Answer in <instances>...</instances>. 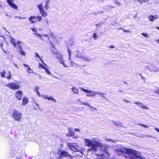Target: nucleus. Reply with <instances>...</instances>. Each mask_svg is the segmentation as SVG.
Returning a JSON list of instances; mask_svg holds the SVG:
<instances>
[{"label":"nucleus","instance_id":"nucleus-53","mask_svg":"<svg viewBox=\"0 0 159 159\" xmlns=\"http://www.w3.org/2000/svg\"><path fill=\"white\" fill-rule=\"evenodd\" d=\"M124 101L125 102H129V101H128V100H124Z\"/></svg>","mask_w":159,"mask_h":159},{"label":"nucleus","instance_id":"nucleus-15","mask_svg":"<svg viewBox=\"0 0 159 159\" xmlns=\"http://www.w3.org/2000/svg\"><path fill=\"white\" fill-rule=\"evenodd\" d=\"M148 19L151 22H153L155 20L158 18V17L157 15L154 16L150 15L148 16Z\"/></svg>","mask_w":159,"mask_h":159},{"label":"nucleus","instance_id":"nucleus-7","mask_svg":"<svg viewBox=\"0 0 159 159\" xmlns=\"http://www.w3.org/2000/svg\"><path fill=\"white\" fill-rule=\"evenodd\" d=\"M42 19V16H31L29 18V21L31 24H33L36 22H40Z\"/></svg>","mask_w":159,"mask_h":159},{"label":"nucleus","instance_id":"nucleus-43","mask_svg":"<svg viewBox=\"0 0 159 159\" xmlns=\"http://www.w3.org/2000/svg\"><path fill=\"white\" fill-rule=\"evenodd\" d=\"M31 29L34 32H37V30L35 28H31Z\"/></svg>","mask_w":159,"mask_h":159},{"label":"nucleus","instance_id":"nucleus-54","mask_svg":"<svg viewBox=\"0 0 159 159\" xmlns=\"http://www.w3.org/2000/svg\"><path fill=\"white\" fill-rule=\"evenodd\" d=\"M149 1V0H143V2H147L148 1Z\"/></svg>","mask_w":159,"mask_h":159},{"label":"nucleus","instance_id":"nucleus-22","mask_svg":"<svg viewBox=\"0 0 159 159\" xmlns=\"http://www.w3.org/2000/svg\"><path fill=\"white\" fill-rule=\"evenodd\" d=\"M10 42L14 46L15 48L16 47V42L15 39L13 38L11 36H10Z\"/></svg>","mask_w":159,"mask_h":159},{"label":"nucleus","instance_id":"nucleus-50","mask_svg":"<svg viewBox=\"0 0 159 159\" xmlns=\"http://www.w3.org/2000/svg\"><path fill=\"white\" fill-rule=\"evenodd\" d=\"M3 45L2 43H0L1 47L2 49L3 50V48H2Z\"/></svg>","mask_w":159,"mask_h":159},{"label":"nucleus","instance_id":"nucleus-49","mask_svg":"<svg viewBox=\"0 0 159 159\" xmlns=\"http://www.w3.org/2000/svg\"><path fill=\"white\" fill-rule=\"evenodd\" d=\"M155 129L158 132H159V129L157 128H155Z\"/></svg>","mask_w":159,"mask_h":159},{"label":"nucleus","instance_id":"nucleus-25","mask_svg":"<svg viewBox=\"0 0 159 159\" xmlns=\"http://www.w3.org/2000/svg\"><path fill=\"white\" fill-rule=\"evenodd\" d=\"M45 2L44 7H45L46 9H47L49 5V3L50 2V0H44Z\"/></svg>","mask_w":159,"mask_h":159},{"label":"nucleus","instance_id":"nucleus-12","mask_svg":"<svg viewBox=\"0 0 159 159\" xmlns=\"http://www.w3.org/2000/svg\"><path fill=\"white\" fill-rule=\"evenodd\" d=\"M57 59L58 60L59 62L62 64L64 66L66 67H68L64 63V60H63L62 56L61 55H58L57 57Z\"/></svg>","mask_w":159,"mask_h":159},{"label":"nucleus","instance_id":"nucleus-63","mask_svg":"<svg viewBox=\"0 0 159 159\" xmlns=\"http://www.w3.org/2000/svg\"><path fill=\"white\" fill-rule=\"evenodd\" d=\"M18 17H17V16H15V18H18Z\"/></svg>","mask_w":159,"mask_h":159},{"label":"nucleus","instance_id":"nucleus-38","mask_svg":"<svg viewBox=\"0 0 159 159\" xmlns=\"http://www.w3.org/2000/svg\"><path fill=\"white\" fill-rule=\"evenodd\" d=\"M141 34L144 37H146L148 38L149 37L147 33H142Z\"/></svg>","mask_w":159,"mask_h":159},{"label":"nucleus","instance_id":"nucleus-57","mask_svg":"<svg viewBox=\"0 0 159 159\" xmlns=\"http://www.w3.org/2000/svg\"><path fill=\"white\" fill-rule=\"evenodd\" d=\"M156 28L159 30V27H158V26L156 27Z\"/></svg>","mask_w":159,"mask_h":159},{"label":"nucleus","instance_id":"nucleus-39","mask_svg":"<svg viewBox=\"0 0 159 159\" xmlns=\"http://www.w3.org/2000/svg\"><path fill=\"white\" fill-rule=\"evenodd\" d=\"M68 52H69V60H70L71 59V51L68 48Z\"/></svg>","mask_w":159,"mask_h":159},{"label":"nucleus","instance_id":"nucleus-61","mask_svg":"<svg viewBox=\"0 0 159 159\" xmlns=\"http://www.w3.org/2000/svg\"><path fill=\"white\" fill-rule=\"evenodd\" d=\"M103 13V11H102L100 12V13L102 14V13Z\"/></svg>","mask_w":159,"mask_h":159},{"label":"nucleus","instance_id":"nucleus-31","mask_svg":"<svg viewBox=\"0 0 159 159\" xmlns=\"http://www.w3.org/2000/svg\"><path fill=\"white\" fill-rule=\"evenodd\" d=\"M74 131L76 132H78L79 133H81V129L79 128H75L74 129Z\"/></svg>","mask_w":159,"mask_h":159},{"label":"nucleus","instance_id":"nucleus-9","mask_svg":"<svg viewBox=\"0 0 159 159\" xmlns=\"http://www.w3.org/2000/svg\"><path fill=\"white\" fill-rule=\"evenodd\" d=\"M68 133L66 134L68 137H73L74 139H77L78 138V136L75 134V133L72 130V129L71 128H68Z\"/></svg>","mask_w":159,"mask_h":159},{"label":"nucleus","instance_id":"nucleus-48","mask_svg":"<svg viewBox=\"0 0 159 159\" xmlns=\"http://www.w3.org/2000/svg\"><path fill=\"white\" fill-rule=\"evenodd\" d=\"M16 43H17L18 44H20V43H21L22 42L20 41H17Z\"/></svg>","mask_w":159,"mask_h":159},{"label":"nucleus","instance_id":"nucleus-44","mask_svg":"<svg viewBox=\"0 0 159 159\" xmlns=\"http://www.w3.org/2000/svg\"><path fill=\"white\" fill-rule=\"evenodd\" d=\"M93 37L95 38V39H96L98 37L97 36V34H94L93 35Z\"/></svg>","mask_w":159,"mask_h":159},{"label":"nucleus","instance_id":"nucleus-41","mask_svg":"<svg viewBox=\"0 0 159 159\" xmlns=\"http://www.w3.org/2000/svg\"><path fill=\"white\" fill-rule=\"evenodd\" d=\"M41 96H42V97L44 99H47L48 96L46 95H41Z\"/></svg>","mask_w":159,"mask_h":159},{"label":"nucleus","instance_id":"nucleus-59","mask_svg":"<svg viewBox=\"0 0 159 159\" xmlns=\"http://www.w3.org/2000/svg\"><path fill=\"white\" fill-rule=\"evenodd\" d=\"M139 2H140L141 3H142L143 2H142V1L140 0H139Z\"/></svg>","mask_w":159,"mask_h":159},{"label":"nucleus","instance_id":"nucleus-60","mask_svg":"<svg viewBox=\"0 0 159 159\" xmlns=\"http://www.w3.org/2000/svg\"><path fill=\"white\" fill-rule=\"evenodd\" d=\"M147 137H151V136H146Z\"/></svg>","mask_w":159,"mask_h":159},{"label":"nucleus","instance_id":"nucleus-33","mask_svg":"<svg viewBox=\"0 0 159 159\" xmlns=\"http://www.w3.org/2000/svg\"><path fill=\"white\" fill-rule=\"evenodd\" d=\"M71 65L72 66H77L78 65V64L75 63L73 61H71L70 62Z\"/></svg>","mask_w":159,"mask_h":159},{"label":"nucleus","instance_id":"nucleus-29","mask_svg":"<svg viewBox=\"0 0 159 159\" xmlns=\"http://www.w3.org/2000/svg\"><path fill=\"white\" fill-rule=\"evenodd\" d=\"M47 99L48 100H52L54 102H56V100L52 96L49 97H47Z\"/></svg>","mask_w":159,"mask_h":159},{"label":"nucleus","instance_id":"nucleus-4","mask_svg":"<svg viewBox=\"0 0 159 159\" xmlns=\"http://www.w3.org/2000/svg\"><path fill=\"white\" fill-rule=\"evenodd\" d=\"M22 114L18 110L14 109L12 112L11 116L15 120L20 121L22 117Z\"/></svg>","mask_w":159,"mask_h":159},{"label":"nucleus","instance_id":"nucleus-23","mask_svg":"<svg viewBox=\"0 0 159 159\" xmlns=\"http://www.w3.org/2000/svg\"><path fill=\"white\" fill-rule=\"evenodd\" d=\"M39 89V87H36L34 88V91L37 94L38 96L39 97H40L41 96V95L40 93H39V91H38V90Z\"/></svg>","mask_w":159,"mask_h":159},{"label":"nucleus","instance_id":"nucleus-24","mask_svg":"<svg viewBox=\"0 0 159 159\" xmlns=\"http://www.w3.org/2000/svg\"><path fill=\"white\" fill-rule=\"evenodd\" d=\"M151 71L154 72H158L159 71V68L157 67H154L153 68L150 69Z\"/></svg>","mask_w":159,"mask_h":159},{"label":"nucleus","instance_id":"nucleus-32","mask_svg":"<svg viewBox=\"0 0 159 159\" xmlns=\"http://www.w3.org/2000/svg\"><path fill=\"white\" fill-rule=\"evenodd\" d=\"M106 140L107 141H110V142H111L114 143H115L116 141V140H112L111 139H107V138H106Z\"/></svg>","mask_w":159,"mask_h":159},{"label":"nucleus","instance_id":"nucleus-51","mask_svg":"<svg viewBox=\"0 0 159 159\" xmlns=\"http://www.w3.org/2000/svg\"><path fill=\"white\" fill-rule=\"evenodd\" d=\"M43 36L46 37L48 38V36L47 34H43Z\"/></svg>","mask_w":159,"mask_h":159},{"label":"nucleus","instance_id":"nucleus-8","mask_svg":"<svg viewBox=\"0 0 159 159\" xmlns=\"http://www.w3.org/2000/svg\"><path fill=\"white\" fill-rule=\"evenodd\" d=\"M37 7L38 8L39 11V12L42 15V16L45 17L47 16V13L46 11H45L43 7V4H41L37 5Z\"/></svg>","mask_w":159,"mask_h":159},{"label":"nucleus","instance_id":"nucleus-46","mask_svg":"<svg viewBox=\"0 0 159 159\" xmlns=\"http://www.w3.org/2000/svg\"><path fill=\"white\" fill-rule=\"evenodd\" d=\"M16 159H23L21 157L19 156V157H17L16 158Z\"/></svg>","mask_w":159,"mask_h":159},{"label":"nucleus","instance_id":"nucleus-3","mask_svg":"<svg viewBox=\"0 0 159 159\" xmlns=\"http://www.w3.org/2000/svg\"><path fill=\"white\" fill-rule=\"evenodd\" d=\"M80 89L81 91L87 93L86 96L88 97H92L95 96L97 95V94H104V93L97 92L94 91H90L87 89H86L82 87H80Z\"/></svg>","mask_w":159,"mask_h":159},{"label":"nucleus","instance_id":"nucleus-20","mask_svg":"<svg viewBox=\"0 0 159 159\" xmlns=\"http://www.w3.org/2000/svg\"><path fill=\"white\" fill-rule=\"evenodd\" d=\"M81 105H84L85 106H88L89 107L93 109L97 110V109L96 108L91 107V106H90V104L87 102H81Z\"/></svg>","mask_w":159,"mask_h":159},{"label":"nucleus","instance_id":"nucleus-52","mask_svg":"<svg viewBox=\"0 0 159 159\" xmlns=\"http://www.w3.org/2000/svg\"><path fill=\"white\" fill-rule=\"evenodd\" d=\"M78 56H83L81 54H77L76 55V56L78 57Z\"/></svg>","mask_w":159,"mask_h":159},{"label":"nucleus","instance_id":"nucleus-16","mask_svg":"<svg viewBox=\"0 0 159 159\" xmlns=\"http://www.w3.org/2000/svg\"><path fill=\"white\" fill-rule=\"evenodd\" d=\"M134 103L137 106L141 107L142 108L147 109H149V108L148 107H146L145 106V105H143L142 103L139 102H135Z\"/></svg>","mask_w":159,"mask_h":159},{"label":"nucleus","instance_id":"nucleus-47","mask_svg":"<svg viewBox=\"0 0 159 159\" xmlns=\"http://www.w3.org/2000/svg\"><path fill=\"white\" fill-rule=\"evenodd\" d=\"M18 18L20 19H24L25 18V17H22L20 16H18Z\"/></svg>","mask_w":159,"mask_h":159},{"label":"nucleus","instance_id":"nucleus-17","mask_svg":"<svg viewBox=\"0 0 159 159\" xmlns=\"http://www.w3.org/2000/svg\"><path fill=\"white\" fill-rule=\"evenodd\" d=\"M23 65L25 66L27 69V71L28 73H34V71L33 70L31 69L30 67L29 66L26 65L25 64H23Z\"/></svg>","mask_w":159,"mask_h":159},{"label":"nucleus","instance_id":"nucleus-27","mask_svg":"<svg viewBox=\"0 0 159 159\" xmlns=\"http://www.w3.org/2000/svg\"><path fill=\"white\" fill-rule=\"evenodd\" d=\"M35 56L36 57H38L39 58V59L42 61V63L43 64H44L45 66H47L46 65L43 63V61L42 60V58L40 56H39L37 53H35Z\"/></svg>","mask_w":159,"mask_h":159},{"label":"nucleus","instance_id":"nucleus-28","mask_svg":"<svg viewBox=\"0 0 159 159\" xmlns=\"http://www.w3.org/2000/svg\"><path fill=\"white\" fill-rule=\"evenodd\" d=\"M19 52L20 54H21L22 55L25 56V53L24 52L23 50L22 49L20 50H19Z\"/></svg>","mask_w":159,"mask_h":159},{"label":"nucleus","instance_id":"nucleus-6","mask_svg":"<svg viewBox=\"0 0 159 159\" xmlns=\"http://www.w3.org/2000/svg\"><path fill=\"white\" fill-rule=\"evenodd\" d=\"M56 154L59 156V159L63 157H71V155L67 152L60 149L57 151Z\"/></svg>","mask_w":159,"mask_h":159},{"label":"nucleus","instance_id":"nucleus-45","mask_svg":"<svg viewBox=\"0 0 159 159\" xmlns=\"http://www.w3.org/2000/svg\"><path fill=\"white\" fill-rule=\"evenodd\" d=\"M139 125H141V126H142L143 127H148L146 126V125H145L143 124H139Z\"/></svg>","mask_w":159,"mask_h":159},{"label":"nucleus","instance_id":"nucleus-42","mask_svg":"<svg viewBox=\"0 0 159 159\" xmlns=\"http://www.w3.org/2000/svg\"><path fill=\"white\" fill-rule=\"evenodd\" d=\"M17 48H18L20 49V50L22 49V46L20 44H18V46H17Z\"/></svg>","mask_w":159,"mask_h":159},{"label":"nucleus","instance_id":"nucleus-30","mask_svg":"<svg viewBox=\"0 0 159 159\" xmlns=\"http://www.w3.org/2000/svg\"><path fill=\"white\" fill-rule=\"evenodd\" d=\"M44 69L45 71V72L47 74H49V75L51 74V73L50 72V71L48 69H47V68L45 67V68H44Z\"/></svg>","mask_w":159,"mask_h":159},{"label":"nucleus","instance_id":"nucleus-64","mask_svg":"<svg viewBox=\"0 0 159 159\" xmlns=\"http://www.w3.org/2000/svg\"><path fill=\"white\" fill-rule=\"evenodd\" d=\"M79 101L81 102V101L80 99L79 100Z\"/></svg>","mask_w":159,"mask_h":159},{"label":"nucleus","instance_id":"nucleus-1","mask_svg":"<svg viewBox=\"0 0 159 159\" xmlns=\"http://www.w3.org/2000/svg\"><path fill=\"white\" fill-rule=\"evenodd\" d=\"M84 142L85 145L91 148L88 151L95 153L99 159H109L110 154L107 151V146L102 144L101 140L97 138L91 139L84 138Z\"/></svg>","mask_w":159,"mask_h":159},{"label":"nucleus","instance_id":"nucleus-58","mask_svg":"<svg viewBox=\"0 0 159 159\" xmlns=\"http://www.w3.org/2000/svg\"><path fill=\"white\" fill-rule=\"evenodd\" d=\"M14 65H15L16 67H17V68H18V66H17L16 65V64H14Z\"/></svg>","mask_w":159,"mask_h":159},{"label":"nucleus","instance_id":"nucleus-10","mask_svg":"<svg viewBox=\"0 0 159 159\" xmlns=\"http://www.w3.org/2000/svg\"><path fill=\"white\" fill-rule=\"evenodd\" d=\"M6 86H8L11 89L13 90H16L19 88V85L15 83H11L7 85Z\"/></svg>","mask_w":159,"mask_h":159},{"label":"nucleus","instance_id":"nucleus-34","mask_svg":"<svg viewBox=\"0 0 159 159\" xmlns=\"http://www.w3.org/2000/svg\"><path fill=\"white\" fill-rule=\"evenodd\" d=\"M114 1L115 3L118 4L119 6H120L121 4V2L118 1L117 0H114Z\"/></svg>","mask_w":159,"mask_h":159},{"label":"nucleus","instance_id":"nucleus-37","mask_svg":"<svg viewBox=\"0 0 159 159\" xmlns=\"http://www.w3.org/2000/svg\"><path fill=\"white\" fill-rule=\"evenodd\" d=\"M34 34L39 36L41 38V39L42 40H43V38L42 37V35L40 34H39L37 33H34Z\"/></svg>","mask_w":159,"mask_h":159},{"label":"nucleus","instance_id":"nucleus-62","mask_svg":"<svg viewBox=\"0 0 159 159\" xmlns=\"http://www.w3.org/2000/svg\"><path fill=\"white\" fill-rule=\"evenodd\" d=\"M102 97L104 98H106L105 97V96L103 95H102Z\"/></svg>","mask_w":159,"mask_h":159},{"label":"nucleus","instance_id":"nucleus-26","mask_svg":"<svg viewBox=\"0 0 159 159\" xmlns=\"http://www.w3.org/2000/svg\"><path fill=\"white\" fill-rule=\"evenodd\" d=\"M113 123L117 126H120L121 125V123L119 121H113Z\"/></svg>","mask_w":159,"mask_h":159},{"label":"nucleus","instance_id":"nucleus-40","mask_svg":"<svg viewBox=\"0 0 159 159\" xmlns=\"http://www.w3.org/2000/svg\"><path fill=\"white\" fill-rule=\"evenodd\" d=\"M121 29L122 30H123V31L124 32H129V33L131 32L129 30H125L123 28H121Z\"/></svg>","mask_w":159,"mask_h":159},{"label":"nucleus","instance_id":"nucleus-21","mask_svg":"<svg viewBox=\"0 0 159 159\" xmlns=\"http://www.w3.org/2000/svg\"><path fill=\"white\" fill-rule=\"evenodd\" d=\"M78 57L81 58L82 59L88 61H90V59L88 57L86 56H78Z\"/></svg>","mask_w":159,"mask_h":159},{"label":"nucleus","instance_id":"nucleus-14","mask_svg":"<svg viewBox=\"0 0 159 159\" xmlns=\"http://www.w3.org/2000/svg\"><path fill=\"white\" fill-rule=\"evenodd\" d=\"M13 1L12 0H7V2L9 5L10 6L15 9H17L18 8L17 6L13 3Z\"/></svg>","mask_w":159,"mask_h":159},{"label":"nucleus","instance_id":"nucleus-56","mask_svg":"<svg viewBox=\"0 0 159 159\" xmlns=\"http://www.w3.org/2000/svg\"><path fill=\"white\" fill-rule=\"evenodd\" d=\"M101 25V24L100 23H99V24H96V25L97 26H99Z\"/></svg>","mask_w":159,"mask_h":159},{"label":"nucleus","instance_id":"nucleus-35","mask_svg":"<svg viewBox=\"0 0 159 159\" xmlns=\"http://www.w3.org/2000/svg\"><path fill=\"white\" fill-rule=\"evenodd\" d=\"M153 91L154 93L159 94V88L157 87L155 90H153Z\"/></svg>","mask_w":159,"mask_h":159},{"label":"nucleus","instance_id":"nucleus-55","mask_svg":"<svg viewBox=\"0 0 159 159\" xmlns=\"http://www.w3.org/2000/svg\"><path fill=\"white\" fill-rule=\"evenodd\" d=\"M110 48H114V47L113 46H111Z\"/></svg>","mask_w":159,"mask_h":159},{"label":"nucleus","instance_id":"nucleus-18","mask_svg":"<svg viewBox=\"0 0 159 159\" xmlns=\"http://www.w3.org/2000/svg\"><path fill=\"white\" fill-rule=\"evenodd\" d=\"M71 90L74 94H78L79 91L78 89L75 87H73L71 88Z\"/></svg>","mask_w":159,"mask_h":159},{"label":"nucleus","instance_id":"nucleus-36","mask_svg":"<svg viewBox=\"0 0 159 159\" xmlns=\"http://www.w3.org/2000/svg\"><path fill=\"white\" fill-rule=\"evenodd\" d=\"M39 68H41L44 69V68H45L44 66H43L42 64L39 63Z\"/></svg>","mask_w":159,"mask_h":159},{"label":"nucleus","instance_id":"nucleus-11","mask_svg":"<svg viewBox=\"0 0 159 159\" xmlns=\"http://www.w3.org/2000/svg\"><path fill=\"white\" fill-rule=\"evenodd\" d=\"M0 74L2 76L8 79H9L11 78V75L10 74V72L9 71L7 72L5 71L3 72H0Z\"/></svg>","mask_w":159,"mask_h":159},{"label":"nucleus","instance_id":"nucleus-19","mask_svg":"<svg viewBox=\"0 0 159 159\" xmlns=\"http://www.w3.org/2000/svg\"><path fill=\"white\" fill-rule=\"evenodd\" d=\"M28 102V98L26 97H24L23 98L22 105L24 106Z\"/></svg>","mask_w":159,"mask_h":159},{"label":"nucleus","instance_id":"nucleus-5","mask_svg":"<svg viewBox=\"0 0 159 159\" xmlns=\"http://www.w3.org/2000/svg\"><path fill=\"white\" fill-rule=\"evenodd\" d=\"M67 145L72 150L75 152H80L82 150L79 145L75 143H68Z\"/></svg>","mask_w":159,"mask_h":159},{"label":"nucleus","instance_id":"nucleus-2","mask_svg":"<svg viewBox=\"0 0 159 159\" xmlns=\"http://www.w3.org/2000/svg\"><path fill=\"white\" fill-rule=\"evenodd\" d=\"M115 152L119 155H123L125 158L129 159H145L141 156V152L130 148H118Z\"/></svg>","mask_w":159,"mask_h":159},{"label":"nucleus","instance_id":"nucleus-13","mask_svg":"<svg viewBox=\"0 0 159 159\" xmlns=\"http://www.w3.org/2000/svg\"><path fill=\"white\" fill-rule=\"evenodd\" d=\"M15 95L18 100H20L23 95V93L21 90H18L16 92Z\"/></svg>","mask_w":159,"mask_h":159}]
</instances>
